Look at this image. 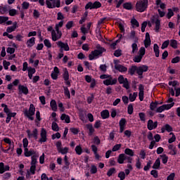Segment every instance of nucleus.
<instances>
[{
	"label": "nucleus",
	"instance_id": "1",
	"mask_svg": "<svg viewBox=\"0 0 180 180\" xmlns=\"http://www.w3.org/2000/svg\"><path fill=\"white\" fill-rule=\"evenodd\" d=\"M96 49H95V51H92L89 55V58L90 60H93L95 58L98 57L99 56H101L102 53L106 51L105 48H102V46H100L99 45H97Z\"/></svg>",
	"mask_w": 180,
	"mask_h": 180
},
{
	"label": "nucleus",
	"instance_id": "2",
	"mask_svg": "<svg viewBox=\"0 0 180 180\" xmlns=\"http://www.w3.org/2000/svg\"><path fill=\"white\" fill-rule=\"evenodd\" d=\"M148 0H139L136 4V9L138 12L143 13L148 8Z\"/></svg>",
	"mask_w": 180,
	"mask_h": 180
},
{
	"label": "nucleus",
	"instance_id": "3",
	"mask_svg": "<svg viewBox=\"0 0 180 180\" xmlns=\"http://www.w3.org/2000/svg\"><path fill=\"white\" fill-rule=\"evenodd\" d=\"M34 113H35V108L32 104L30 105L29 110H25L24 111L25 116L32 121L34 120V117L32 116L34 115Z\"/></svg>",
	"mask_w": 180,
	"mask_h": 180
},
{
	"label": "nucleus",
	"instance_id": "4",
	"mask_svg": "<svg viewBox=\"0 0 180 180\" xmlns=\"http://www.w3.org/2000/svg\"><path fill=\"white\" fill-rule=\"evenodd\" d=\"M101 7V4L100 1H96L95 2L92 3L91 1H89L85 6V9H96Z\"/></svg>",
	"mask_w": 180,
	"mask_h": 180
},
{
	"label": "nucleus",
	"instance_id": "5",
	"mask_svg": "<svg viewBox=\"0 0 180 180\" xmlns=\"http://www.w3.org/2000/svg\"><path fill=\"white\" fill-rule=\"evenodd\" d=\"M55 29L58 35V36L56 35V32L55 30H53V31H51V37H52V40L53 41H56L57 40L60 39V37L62 36V32H61V31H59V27H58V26H56Z\"/></svg>",
	"mask_w": 180,
	"mask_h": 180
},
{
	"label": "nucleus",
	"instance_id": "6",
	"mask_svg": "<svg viewBox=\"0 0 180 180\" xmlns=\"http://www.w3.org/2000/svg\"><path fill=\"white\" fill-rule=\"evenodd\" d=\"M174 105V103H172V104H168V105H163L156 110V112L161 113L165 110H169Z\"/></svg>",
	"mask_w": 180,
	"mask_h": 180
},
{
	"label": "nucleus",
	"instance_id": "7",
	"mask_svg": "<svg viewBox=\"0 0 180 180\" xmlns=\"http://www.w3.org/2000/svg\"><path fill=\"white\" fill-rule=\"evenodd\" d=\"M117 82V79H113L112 77H110L109 79H106L105 80H103V84L106 86L109 85H115Z\"/></svg>",
	"mask_w": 180,
	"mask_h": 180
},
{
	"label": "nucleus",
	"instance_id": "8",
	"mask_svg": "<svg viewBox=\"0 0 180 180\" xmlns=\"http://www.w3.org/2000/svg\"><path fill=\"white\" fill-rule=\"evenodd\" d=\"M41 139L39 140V142L42 143L47 141L46 138V131L44 129H42L40 134Z\"/></svg>",
	"mask_w": 180,
	"mask_h": 180
},
{
	"label": "nucleus",
	"instance_id": "9",
	"mask_svg": "<svg viewBox=\"0 0 180 180\" xmlns=\"http://www.w3.org/2000/svg\"><path fill=\"white\" fill-rule=\"evenodd\" d=\"M27 134L29 138L34 137L36 140L38 139V131L37 129H34L32 133L30 130H27Z\"/></svg>",
	"mask_w": 180,
	"mask_h": 180
},
{
	"label": "nucleus",
	"instance_id": "10",
	"mask_svg": "<svg viewBox=\"0 0 180 180\" xmlns=\"http://www.w3.org/2000/svg\"><path fill=\"white\" fill-rule=\"evenodd\" d=\"M145 47L147 49L151 45V40L149 32L146 34V39L144 41Z\"/></svg>",
	"mask_w": 180,
	"mask_h": 180
},
{
	"label": "nucleus",
	"instance_id": "11",
	"mask_svg": "<svg viewBox=\"0 0 180 180\" xmlns=\"http://www.w3.org/2000/svg\"><path fill=\"white\" fill-rule=\"evenodd\" d=\"M115 70H118L120 72H127V68L126 66H123V65H115Z\"/></svg>",
	"mask_w": 180,
	"mask_h": 180
},
{
	"label": "nucleus",
	"instance_id": "12",
	"mask_svg": "<svg viewBox=\"0 0 180 180\" xmlns=\"http://www.w3.org/2000/svg\"><path fill=\"white\" fill-rule=\"evenodd\" d=\"M158 127V122H155L153 123V120H150L148 122V129L151 131L156 129Z\"/></svg>",
	"mask_w": 180,
	"mask_h": 180
},
{
	"label": "nucleus",
	"instance_id": "13",
	"mask_svg": "<svg viewBox=\"0 0 180 180\" xmlns=\"http://www.w3.org/2000/svg\"><path fill=\"white\" fill-rule=\"evenodd\" d=\"M139 96L141 101H143V96H144V86L142 84H139Z\"/></svg>",
	"mask_w": 180,
	"mask_h": 180
},
{
	"label": "nucleus",
	"instance_id": "14",
	"mask_svg": "<svg viewBox=\"0 0 180 180\" xmlns=\"http://www.w3.org/2000/svg\"><path fill=\"white\" fill-rule=\"evenodd\" d=\"M18 90L20 94H24L25 95H27L29 93L27 87H26V86H22L21 84H19Z\"/></svg>",
	"mask_w": 180,
	"mask_h": 180
},
{
	"label": "nucleus",
	"instance_id": "15",
	"mask_svg": "<svg viewBox=\"0 0 180 180\" xmlns=\"http://www.w3.org/2000/svg\"><path fill=\"white\" fill-rule=\"evenodd\" d=\"M57 45L61 49H63L65 51H70V48L68 44H64V42H61V41H58L57 42Z\"/></svg>",
	"mask_w": 180,
	"mask_h": 180
},
{
	"label": "nucleus",
	"instance_id": "16",
	"mask_svg": "<svg viewBox=\"0 0 180 180\" xmlns=\"http://www.w3.org/2000/svg\"><path fill=\"white\" fill-rule=\"evenodd\" d=\"M36 152L34 150H28L27 148L24 149V155L25 157H30V156H33V155H36Z\"/></svg>",
	"mask_w": 180,
	"mask_h": 180
},
{
	"label": "nucleus",
	"instance_id": "17",
	"mask_svg": "<svg viewBox=\"0 0 180 180\" xmlns=\"http://www.w3.org/2000/svg\"><path fill=\"white\" fill-rule=\"evenodd\" d=\"M152 22L155 23V31H156V32H158L159 29L160 27V20H159L158 18L157 19L153 18L152 19Z\"/></svg>",
	"mask_w": 180,
	"mask_h": 180
},
{
	"label": "nucleus",
	"instance_id": "18",
	"mask_svg": "<svg viewBox=\"0 0 180 180\" xmlns=\"http://www.w3.org/2000/svg\"><path fill=\"white\" fill-rule=\"evenodd\" d=\"M16 28H17V22H14L13 25L9 26L7 27L6 32L8 33H11L12 32H14Z\"/></svg>",
	"mask_w": 180,
	"mask_h": 180
},
{
	"label": "nucleus",
	"instance_id": "19",
	"mask_svg": "<svg viewBox=\"0 0 180 180\" xmlns=\"http://www.w3.org/2000/svg\"><path fill=\"white\" fill-rule=\"evenodd\" d=\"M34 44H35V38H34V37L28 39L26 42L27 47H32L34 45Z\"/></svg>",
	"mask_w": 180,
	"mask_h": 180
},
{
	"label": "nucleus",
	"instance_id": "20",
	"mask_svg": "<svg viewBox=\"0 0 180 180\" xmlns=\"http://www.w3.org/2000/svg\"><path fill=\"white\" fill-rule=\"evenodd\" d=\"M9 8H10V6L7 5H5L4 6H0V13L1 14H5L8 11Z\"/></svg>",
	"mask_w": 180,
	"mask_h": 180
},
{
	"label": "nucleus",
	"instance_id": "21",
	"mask_svg": "<svg viewBox=\"0 0 180 180\" xmlns=\"http://www.w3.org/2000/svg\"><path fill=\"white\" fill-rule=\"evenodd\" d=\"M60 120H61L62 121H64V120H65L67 124H68V123L70 122V117H69L68 115H65V114H63V115H61Z\"/></svg>",
	"mask_w": 180,
	"mask_h": 180
},
{
	"label": "nucleus",
	"instance_id": "22",
	"mask_svg": "<svg viewBox=\"0 0 180 180\" xmlns=\"http://www.w3.org/2000/svg\"><path fill=\"white\" fill-rule=\"evenodd\" d=\"M101 115L103 119H107L109 117L110 113H109L108 110H103L101 112Z\"/></svg>",
	"mask_w": 180,
	"mask_h": 180
},
{
	"label": "nucleus",
	"instance_id": "23",
	"mask_svg": "<svg viewBox=\"0 0 180 180\" xmlns=\"http://www.w3.org/2000/svg\"><path fill=\"white\" fill-rule=\"evenodd\" d=\"M153 49H154V52L155 53V56L157 58H158L160 56V49H159V46H158V44H154Z\"/></svg>",
	"mask_w": 180,
	"mask_h": 180
},
{
	"label": "nucleus",
	"instance_id": "24",
	"mask_svg": "<svg viewBox=\"0 0 180 180\" xmlns=\"http://www.w3.org/2000/svg\"><path fill=\"white\" fill-rule=\"evenodd\" d=\"M159 103L158 101H155V103L154 102H152L150 103V108L152 111H154L155 110V109L157 108L158 105Z\"/></svg>",
	"mask_w": 180,
	"mask_h": 180
},
{
	"label": "nucleus",
	"instance_id": "25",
	"mask_svg": "<svg viewBox=\"0 0 180 180\" xmlns=\"http://www.w3.org/2000/svg\"><path fill=\"white\" fill-rule=\"evenodd\" d=\"M51 107L53 111H56L57 110V105H56V102L55 101V100H51Z\"/></svg>",
	"mask_w": 180,
	"mask_h": 180
},
{
	"label": "nucleus",
	"instance_id": "26",
	"mask_svg": "<svg viewBox=\"0 0 180 180\" xmlns=\"http://www.w3.org/2000/svg\"><path fill=\"white\" fill-rule=\"evenodd\" d=\"M137 96H138V93H134L133 94H130L129 97V101L131 102H134L136 100Z\"/></svg>",
	"mask_w": 180,
	"mask_h": 180
},
{
	"label": "nucleus",
	"instance_id": "27",
	"mask_svg": "<svg viewBox=\"0 0 180 180\" xmlns=\"http://www.w3.org/2000/svg\"><path fill=\"white\" fill-rule=\"evenodd\" d=\"M136 70H137V66H131V68H129L128 72L131 75H134Z\"/></svg>",
	"mask_w": 180,
	"mask_h": 180
},
{
	"label": "nucleus",
	"instance_id": "28",
	"mask_svg": "<svg viewBox=\"0 0 180 180\" xmlns=\"http://www.w3.org/2000/svg\"><path fill=\"white\" fill-rule=\"evenodd\" d=\"M124 8L127 10H131L132 9V4L131 2H126L123 4Z\"/></svg>",
	"mask_w": 180,
	"mask_h": 180
},
{
	"label": "nucleus",
	"instance_id": "29",
	"mask_svg": "<svg viewBox=\"0 0 180 180\" xmlns=\"http://www.w3.org/2000/svg\"><path fill=\"white\" fill-rule=\"evenodd\" d=\"M86 128L89 130V136H91L93 133L94 132V129L92 126V124H86Z\"/></svg>",
	"mask_w": 180,
	"mask_h": 180
},
{
	"label": "nucleus",
	"instance_id": "30",
	"mask_svg": "<svg viewBox=\"0 0 180 180\" xmlns=\"http://www.w3.org/2000/svg\"><path fill=\"white\" fill-rule=\"evenodd\" d=\"M160 167V159H157L154 165L153 166V168L155 169H158Z\"/></svg>",
	"mask_w": 180,
	"mask_h": 180
},
{
	"label": "nucleus",
	"instance_id": "31",
	"mask_svg": "<svg viewBox=\"0 0 180 180\" xmlns=\"http://www.w3.org/2000/svg\"><path fill=\"white\" fill-rule=\"evenodd\" d=\"M178 42L176 39H171L170 46L174 49H177Z\"/></svg>",
	"mask_w": 180,
	"mask_h": 180
},
{
	"label": "nucleus",
	"instance_id": "32",
	"mask_svg": "<svg viewBox=\"0 0 180 180\" xmlns=\"http://www.w3.org/2000/svg\"><path fill=\"white\" fill-rule=\"evenodd\" d=\"M124 160H124V154H120V155H119L117 162H118L120 164H123Z\"/></svg>",
	"mask_w": 180,
	"mask_h": 180
},
{
	"label": "nucleus",
	"instance_id": "33",
	"mask_svg": "<svg viewBox=\"0 0 180 180\" xmlns=\"http://www.w3.org/2000/svg\"><path fill=\"white\" fill-rule=\"evenodd\" d=\"M63 78L64 79L65 81L69 80V73L67 69H65V70L64 71V73L63 75Z\"/></svg>",
	"mask_w": 180,
	"mask_h": 180
},
{
	"label": "nucleus",
	"instance_id": "34",
	"mask_svg": "<svg viewBox=\"0 0 180 180\" xmlns=\"http://www.w3.org/2000/svg\"><path fill=\"white\" fill-rule=\"evenodd\" d=\"M131 47H132V52H131V53L132 54L136 53L138 51V50H139L138 49V46H137V44H136V43L132 44Z\"/></svg>",
	"mask_w": 180,
	"mask_h": 180
},
{
	"label": "nucleus",
	"instance_id": "35",
	"mask_svg": "<svg viewBox=\"0 0 180 180\" xmlns=\"http://www.w3.org/2000/svg\"><path fill=\"white\" fill-rule=\"evenodd\" d=\"M142 58H143V56H141V55H136L134 58V61L135 63H140L141 61Z\"/></svg>",
	"mask_w": 180,
	"mask_h": 180
},
{
	"label": "nucleus",
	"instance_id": "36",
	"mask_svg": "<svg viewBox=\"0 0 180 180\" xmlns=\"http://www.w3.org/2000/svg\"><path fill=\"white\" fill-rule=\"evenodd\" d=\"M131 23L132 24L133 26H136V27H139V22L134 18L131 20Z\"/></svg>",
	"mask_w": 180,
	"mask_h": 180
},
{
	"label": "nucleus",
	"instance_id": "37",
	"mask_svg": "<svg viewBox=\"0 0 180 180\" xmlns=\"http://www.w3.org/2000/svg\"><path fill=\"white\" fill-rule=\"evenodd\" d=\"M65 96H67L69 99L70 98V93L68 87L63 86Z\"/></svg>",
	"mask_w": 180,
	"mask_h": 180
},
{
	"label": "nucleus",
	"instance_id": "38",
	"mask_svg": "<svg viewBox=\"0 0 180 180\" xmlns=\"http://www.w3.org/2000/svg\"><path fill=\"white\" fill-rule=\"evenodd\" d=\"M127 80V79H124V77L122 76V75H120V76H119L118 77V82L120 84H122L123 83H124Z\"/></svg>",
	"mask_w": 180,
	"mask_h": 180
},
{
	"label": "nucleus",
	"instance_id": "39",
	"mask_svg": "<svg viewBox=\"0 0 180 180\" xmlns=\"http://www.w3.org/2000/svg\"><path fill=\"white\" fill-rule=\"evenodd\" d=\"M46 4L47 5V8H56V4H52L49 0H46Z\"/></svg>",
	"mask_w": 180,
	"mask_h": 180
},
{
	"label": "nucleus",
	"instance_id": "40",
	"mask_svg": "<svg viewBox=\"0 0 180 180\" xmlns=\"http://www.w3.org/2000/svg\"><path fill=\"white\" fill-rule=\"evenodd\" d=\"M125 154L131 156V157H133L134 155V153L133 152L132 150L129 149V148H127L124 151Z\"/></svg>",
	"mask_w": 180,
	"mask_h": 180
},
{
	"label": "nucleus",
	"instance_id": "41",
	"mask_svg": "<svg viewBox=\"0 0 180 180\" xmlns=\"http://www.w3.org/2000/svg\"><path fill=\"white\" fill-rule=\"evenodd\" d=\"M1 107H2V108H4V112L5 113H6L7 115L11 113L10 110L8 109V106H7L6 105H5V104H1Z\"/></svg>",
	"mask_w": 180,
	"mask_h": 180
},
{
	"label": "nucleus",
	"instance_id": "42",
	"mask_svg": "<svg viewBox=\"0 0 180 180\" xmlns=\"http://www.w3.org/2000/svg\"><path fill=\"white\" fill-rule=\"evenodd\" d=\"M39 156L37 155H34L32 157V162H31V165H36V163L37 162V158H38Z\"/></svg>",
	"mask_w": 180,
	"mask_h": 180
},
{
	"label": "nucleus",
	"instance_id": "43",
	"mask_svg": "<svg viewBox=\"0 0 180 180\" xmlns=\"http://www.w3.org/2000/svg\"><path fill=\"white\" fill-rule=\"evenodd\" d=\"M145 53H146V49H145L144 46H141V48L139 51V56L143 57Z\"/></svg>",
	"mask_w": 180,
	"mask_h": 180
},
{
	"label": "nucleus",
	"instance_id": "44",
	"mask_svg": "<svg viewBox=\"0 0 180 180\" xmlns=\"http://www.w3.org/2000/svg\"><path fill=\"white\" fill-rule=\"evenodd\" d=\"M116 173V170L115 168H111L108 170L107 175L110 177L111 176L112 174Z\"/></svg>",
	"mask_w": 180,
	"mask_h": 180
},
{
	"label": "nucleus",
	"instance_id": "45",
	"mask_svg": "<svg viewBox=\"0 0 180 180\" xmlns=\"http://www.w3.org/2000/svg\"><path fill=\"white\" fill-rule=\"evenodd\" d=\"M33 17L34 18V19H38L40 17V13L37 9L34 10Z\"/></svg>",
	"mask_w": 180,
	"mask_h": 180
},
{
	"label": "nucleus",
	"instance_id": "46",
	"mask_svg": "<svg viewBox=\"0 0 180 180\" xmlns=\"http://www.w3.org/2000/svg\"><path fill=\"white\" fill-rule=\"evenodd\" d=\"M8 20V17L7 16H0V24H3Z\"/></svg>",
	"mask_w": 180,
	"mask_h": 180
},
{
	"label": "nucleus",
	"instance_id": "47",
	"mask_svg": "<svg viewBox=\"0 0 180 180\" xmlns=\"http://www.w3.org/2000/svg\"><path fill=\"white\" fill-rule=\"evenodd\" d=\"M51 127H52V129L55 131H59V127H58V124L54 122L52 123Z\"/></svg>",
	"mask_w": 180,
	"mask_h": 180
},
{
	"label": "nucleus",
	"instance_id": "48",
	"mask_svg": "<svg viewBox=\"0 0 180 180\" xmlns=\"http://www.w3.org/2000/svg\"><path fill=\"white\" fill-rule=\"evenodd\" d=\"M169 44V39L167 41H165L161 46V49L164 50L165 49L167 48Z\"/></svg>",
	"mask_w": 180,
	"mask_h": 180
},
{
	"label": "nucleus",
	"instance_id": "49",
	"mask_svg": "<svg viewBox=\"0 0 180 180\" xmlns=\"http://www.w3.org/2000/svg\"><path fill=\"white\" fill-rule=\"evenodd\" d=\"M172 16H174V12L172 8H168L167 18L170 19Z\"/></svg>",
	"mask_w": 180,
	"mask_h": 180
},
{
	"label": "nucleus",
	"instance_id": "50",
	"mask_svg": "<svg viewBox=\"0 0 180 180\" xmlns=\"http://www.w3.org/2000/svg\"><path fill=\"white\" fill-rule=\"evenodd\" d=\"M127 111H128V113L129 115H131L133 113L134 108H133V105L132 104L129 105L128 108H127Z\"/></svg>",
	"mask_w": 180,
	"mask_h": 180
},
{
	"label": "nucleus",
	"instance_id": "51",
	"mask_svg": "<svg viewBox=\"0 0 180 180\" xmlns=\"http://www.w3.org/2000/svg\"><path fill=\"white\" fill-rule=\"evenodd\" d=\"M29 6H30V3H29V2L24 1V2L22 4V8L25 9V10L28 9Z\"/></svg>",
	"mask_w": 180,
	"mask_h": 180
},
{
	"label": "nucleus",
	"instance_id": "52",
	"mask_svg": "<svg viewBox=\"0 0 180 180\" xmlns=\"http://www.w3.org/2000/svg\"><path fill=\"white\" fill-rule=\"evenodd\" d=\"M139 115L140 120L142 122H146V115L143 112H140L139 114Z\"/></svg>",
	"mask_w": 180,
	"mask_h": 180
},
{
	"label": "nucleus",
	"instance_id": "53",
	"mask_svg": "<svg viewBox=\"0 0 180 180\" xmlns=\"http://www.w3.org/2000/svg\"><path fill=\"white\" fill-rule=\"evenodd\" d=\"M44 44L47 48L49 49L51 48V44L50 41H49V39H44Z\"/></svg>",
	"mask_w": 180,
	"mask_h": 180
},
{
	"label": "nucleus",
	"instance_id": "54",
	"mask_svg": "<svg viewBox=\"0 0 180 180\" xmlns=\"http://www.w3.org/2000/svg\"><path fill=\"white\" fill-rule=\"evenodd\" d=\"M126 174L124 172H121L118 174V177L120 179V180H124L125 179Z\"/></svg>",
	"mask_w": 180,
	"mask_h": 180
},
{
	"label": "nucleus",
	"instance_id": "55",
	"mask_svg": "<svg viewBox=\"0 0 180 180\" xmlns=\"http://www.w3.org/2000/svg\"><path fill=\"white\" fill-rule=\"evenodd\" d=\"M94 94H91V96H89L87 98V103L89 104H91L92 103V101H94Z\"/></svg>",
	"mask_w": 180,
	"mask_h": 180
},
{
	"label": "nucleus",
	"instance_id": "56",
	"mask_svg": "<svg viewBox=\"0 0 180 180\" xmlns=\"http://www.w3.org/2000/svg\"><path fill=\"white\" fill-rule=\"evenodd\" d=\"M180 61V56H176L172 60V63L176 64Z\"/></svg>",
	"mask_w": 180,
	"mask_h": 180
},
{
	"label": "nucleus",
	"instance_id": "57",
	"mask_svg": "<svg viewBox=\"0 0 180 180\" xmlns=\"http://www.w3.org/2000/svg\"><path fill=\"white\" fill-rule=\"evenodd\" d=\"M75 151H76L77 154L79 155L82 154V149L79 146H78L76 147Z\"/></svg>",
	"mask_w": 180,
	"mask_h": 180
},
{
	"label": "nucleus",
	"instance_id": "58",
	"mask_svg": "<svg viewBox=\"0 0 180 180\" xmlns=\"http://www.w3.org/2000/svg\"><path fill=\"white\" fill-rule=\"evenodd\" d=\"M68 151V148L66 147L65 148H60V150H58V152L62 153V154H66Z\"/></svg>",
	"mask_w": 180,
	"mask_h": 180
},
{
	"label": "nucleus",
	"instance_id": "59",
	"mask_svg": "<svg viewBox=\"0 0 180 180\" xmlns=\"http://www.w3.org/2000/svg\"><path fill=\"white\" fill-rule=\"evenodd\" d=\"M10 62H6V60H4L3 62V65H4V68L6 70H7L8 69V66L10 65Z\"/></svg>",
	"mask_w": 180,
	"mask_h": 180
},
{
	"label": "nucleus",
	"instance_id": "60",
	"mask_svg": "<svg viewBox=\"0 0 180 180\" xmlns=\"http://www.w3.org/2000/svg\"><path fill=\"white\" fill-rule=\"evenodd\" d=\"M35 169H36V165H31L30 169L29 172H30L32 174H35Z\"/></svg>",
	"mask_w": 180,
	"mask_h": 180
},
{
	"label": "nucleus",
	"instance_id": "61",
	"mask_svg": "<svg viewBox=\"0 0 180 180\" xmlns=\"http://www.w3.org/2000/svg\"><path fill=\"white\" fill-rule=\"evenodd\" d=\"M160 157H162V162L164 164H167V162L168 161V157L166 155H160Z\"/></svg>",
	"mask_w": 180,
	"mask_h": 180
},
{
	"label": "nucleus",
	"instance_id": "62",
	"mask_svg": "<svg viewBox=\"0 0 180 180\" xmlns=\"http://www.w3.org/2000/svg\"><path fill=\"white\" fill-rule=\"evenodd\" d=\"M122 147V145L121 144H117L115 145L113 148H112V151L113 152H115V151H117L118 150H120V148Z\"/></svg>",
	"mask_w": 180,
	"mask_h": 180
},
{
	"label": "nucleus",
	"instance_id": "63",
	"mask_svg": "<svg viewBox=\"0 0 180 180\" xmlns=\"http://www.w3.org/2000/svg\"><path fill=\"white\" fill-rule=\"evenodd\" d=\"M94 144H96V145H99L101 143V140L98 139V136H96L94 139Z\"/></svg>",
	"mask_w": 180,
	"mask_h": 180
},
{
	"label": "nucleus",
	"instance_id": "64",
	"mask_svg": "<svg viewBox=\"0 0 180 180\" xmlns=\"http://www.w3.org/2000/svg\"><path fill=\"white\" fill-rule=\"evenodd\" d=\"M150 174L152 176H153L155 178H158V172L156 170L151 171Z\"/></svg>",
	"mask_w": 180,
	"mask_h": 180
}]
</instances>
